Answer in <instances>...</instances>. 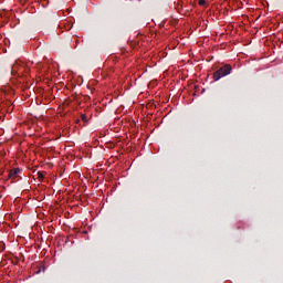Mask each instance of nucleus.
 <instances>
[{"instance_id":"nucleus-3","label":"nucleus","mask_w":283,"mask_h":283,"mask_svg":"<svg viewBox=\"0 0 283 283\" xmlns=\"http://www.w3.org/2000/svg\"><path fill=\"white\" fill-rule=\"evenodd\" d=\"M198 3L199 6L205 7L207 6V0H199Z\"/></svg>"},{"instance_id":"nucleus-1","label":"nucleus","mask_w":283,"mask_h":283,"mask_svg":"<svg viewBox=\"0 0 283 283\" xmlns=\"http://www.w3.org/2000/svg\"><path fill=\"white\" fill-rule=\"evenodd\" d=\"M233 67L231 64H224L219 67L212 75L213 81H220V78H224V76H229L231 74Z\"/></svg>"},{"instance_id":"nucleus-2","label":"nucleus","mask_w":283,"mask_h":283,"mask_svg":"<svg viewBox=\"0 0 283 283\" xmlns=\"http://www.w3.org/2000/svg\"><path fill=\"white\" fill-rule=\"evenodd\" d=\"M19 174H21V169L13 168L9 171L8 178H10L11 180H17V177L19 176Z\"/></svg>"},{"instance_id":"nucleus-4","label":"nucleus","mask_w":283,"mask_h":283,"mask_svg":"<svg viewBox=\"0 0 283 283\" xmlns=\"http://www.w3.org/2000/svg\"><path fill=\"white\" fill-rule=\"evenodd\" d=\"M38 178H39V180H43V178H44L43 172H38Z\"/></svg>"},{"instance_id":"nucleus-5","label":"nucleus","mask_w":283,"mask_h":283,"mask_svg":"<svg viewBox=\"0 0 283 283\" xmlns=\"http://www.w3.org/2000/svg\"><path fill=\"white\" fill-rule=\"evenodd\" d=\"M82 120H83L84 123H87V116H86V115H82Z\"/></svg>"}]
</instances>
